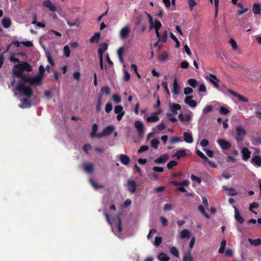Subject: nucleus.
Listing matches in <instances>:
<instances>
[{"instance_id":"obj_1","label":"nucleus","mask_w":261,"mask_h":261,"mask_svg":"<svg viewBox=\"0 0 261 261\" xmlns=\"http://www.w3.org/2000/svg\"><path fill=\"white\" fill-rule=\"evenodd\" d=\"M14 68L17 70L13 69L12 72L13 75L20 78L22 80V77H24L23 75V71H27L30 72L32 71L33 69L31 65L27 62H22L21 63L15 65Z\"/></svg>"},{"instance_id":"obj_2","label":"nucleus","mask_w":261,"mask_h":261,"mask_svg":"<svg viewBox=\"0 0 261 261\" xmlns=\"http://www.w3.org/2000/svg\"><path fill=\"white\" fill-rule=\"evenodd\" d=\"M25 83L23 82L22 80H20L17 86L16 89L20 94L30 98L32 95L33 90L31 88L24 86Z\"/></svg>"},{"instance_id":"obj_3","label":"nucleus","mask_w":261,"mask_h":261,"mask_svg":"<svg viewBox=\"0 0 261 261\" xmlns=\"http://www.w3.org/2000/svg\"><path fill=\"white\" fill-rule=\"evenodd\" d=\"M246 134V130L241 125L238 126L236 128V133L234 137L237 143L242 142Z\"/></svg>"},{"instance_id":"obj_4","label":"nucleus","mask_w":261,"mask_h":261,"mask_svg":"<svg viewBox=\"0 0 261 261\" xmlns=\"http://www.w3.org/2000/svg\"><path fill=\"white\" fill-rule=\"evenodd\" d=\"M22 80L23 82L29 83L30 85L40 86L42 83V79L37 75L34 76L22 77Z\"/></svg>"},{"instance_id":"obj_5","label":"nucleus","mask_w":261,"mask_h":261,"mask_svg":"<svg viewBox=\"0 0 261 261\" xmlns=\"http://www.w3.org/2000/svg\"><path fill=\"white\" fill-rule=\"evenodd\" d=\"M108 45L106 43L103 42L100 44V47L98 49V55L99 58V64L101 69H103V65L102 62V56L103 52L107 49Z\"/></svg>"},{"instance_id":"obj_6","label":"nucleus","mask_w":261,"mask_h":261,"mask_svg":"<svg viewBox=\"0 0 261 261\" xmlns=\"http://www.w3.org/2000/svg\"><path fill=\"white\" fill-rule=\"evenodd\" d=\"M114 130V127L112 125L108 126L103 129L102 132L97 134V138H100L110 135Z\"/></svg>"},{"instance_id":"obj_7","label":"nucleus","mask_w":261,"mask_h":261,"mask_svg":"<svg viewBox=\"0 0 261 261\" xmlns=\"http://www.w3.org/2000/svg\"><path fill=\"white\" fill-rule=\"evenodd\" d=\"M205 79L210 81L216 88L218 89L219 88L218 83H220V81L217 77L216 75L211 73L208 75H206Z\"/></svg>"},{"instance_id":"obj_8","label":"nucleus","mask_w":261,"mask_h":261,"mask_svg":"<svg viewBox=\"0 0 261 261\" xmlns=\"http://www.w3.org/2000/svg\"><path fill=\"white\" fill-rule=\"evenodd\" d=\"M217 143L221 148L224 150H227L231 147V144L229 142L222 139H218Z\"/></svg>"},{"instance_id":"obj_9","label":"nucleus","mask_w":261,"mask_h":261,"mask_svg":"<svg viewBox=\"0 0 261 261\" xmlns=\"http://www.w3.org/2000/svg\"><path fill=\"white\" fill-rule=\"evenodd\" d=\"M135 127L137 129L139 136H142L144 133V126L143 123L139 120L135 122Z\"/></svg>"},{"instance_id":"obj_10","label":"nucleus","mask_w":261,"mask_h":261,"mask_svg":"<svg viewBox=\"0 0 261 261\" xmlns=\"http://www.w3.org/2000/svg\"><path fill=\"white\" fill-rule=\"evenodd\" d=\"M228 92L230 94H231L233 96L237 97L238 99L239 100H240V101H242L244 102H247L249 101L248 98H247L246 97H245L243 95H241V94H239V93H238L232 91V90L228 89Z\"/></svg>"},{"instance_id":"obj_11","label":"nucleus","mask_w":261,"mask_h":261,"mask_svg":"<svg viewBox=\"0 0 261 261\" xmlns=\"http://www.w3.org/2000/svg\"><path fill=\"white\" fill-rule=\"evenodd\" d=\"M241 153L242 154V159L244 161H248L250 157L251 151L247 147H243L241 150Z\"/></svg>"},{"instance_id":"obj_12","label":"nucleus","mask_w":261,"mask_h":261,"mask_svg":"<svg viewBox=\"0 0 261 261\" xmlns=\"http://www.w3.org/2000/svg\"><path fill=\"white\" fill-rule=\"evenodd\" d=\"M43 6L49 9L53 12L57 11L56 7L51 2L50 0L44 1L43 3Z\"/></svg>"},{"instance_id":"obj_13","label":"nucleus","mask_w":261,"mask_h":261,"mask_svg":"<svg viewBox=\"0 0 261 261\" xmlns=\"http://www.w3.org/2000/svg\"><path fill=\"white\" fill-rule=\"evenodd\" d=\"M193 96H188L184 99V102L192 108H194L197 106V102L195 100L192 99Z\"/></svg>"},{"instance_id":"obj_14","label":"nucleus","mask_w":261,"mask_h":261,"mask_svg":"<svg viewBox=\"0 0 261 261\" xmlns=\"http://www.w3.org/2000/svg\"><path fill=\"white\" fill-rule=\"evenodd\" d=\"M136 183L133 180H129L127 182V190L131 193H134L136 190Z\"/></svg>"},{"instance_id":"obj_15","label":"nucleus","mask_w":261,"mask_h":261,"mask_svg":"<svg viewBox=\"0 0 261 261\" xmlns=\"http://www.w3.org/2000/svg\"><path fill=\"white\" fill-rule=\"evenodd\" d=\"M21 102V105L19 106V107L21 108H28L31 107L32 102L31 101L29 100L27 98H22L20 100Z\"/></svg>"},{"instance_id":"obj_16","label":"nucleus","mask_w":261,"mask_h":261,"mask_svg":"<svg viewBox=\"0 0 261 261\" xmlns=\"http://www.w3.org/2000/svg\"><path fill=\"white\" fill-rule=\"evenodd\" d=\"M129 33V29L127 27L123 28L120 32V37L121 39H125L127 38Z\"/></svg>"},{"instance_id":"obj_17","label":"nucleus","mask_w":261,"mask_h":261,"mask_svg":"<svg viewBox=\"0 0 261 261\" xmlns=\"http://www.w3.org/2000/svg\"><path fill=\"white\" fill-rule=\"evenodd\" d=\"M181 107L180 105L175 103H171L169 106L170 110L174 114H177V111L181 110Z\"/></svg>"},{"instance_id":"obj_18","label":"nucleus","mask_w":261,"mask_h":261,"mask_svg":"<svg viewBox=\"0 0 261 261\" xmlns=\"http://www.w3.org/2000/svg\"><path fill=\"white\" fill-rule=\"evenodd\" d=\"M168 155L166 154L161 155L159 158L154 160V162L155 164H162L166 162L168 160Z\"/></svg>"},{"instance_id":"obj_19","label":"nucleus","mask_w":261,"mask_h":261,"mask_svg":"<svg viewBox=\"0 0 261 261\" xmlns=\"http://www.w3.org/2000/svg\"><path fill=\"white\" fill-rule=\"evenodd\" d=\"M119 159L121 163L124 165H127L130 162V158L127 155L122 154L119 156Z\"/></svg>"},{"instance_id":"obj_20","label":"nucleus","mask_w":261,"mask_h":261,"mask_svg":"<svg viewBox=\"0 0 261 261\" xmlns=\"http://www.w3.org/2000/svg\"><path fill=\"white\" fill-rule=\"evenodd\" d=\"M184 140L188 143H192L193 142V138L192 134L188 133L185 132L184 133Z\"/></svg>"},{"instance_id":"obj_21","label":"nucleus","mask_w":261,"mask_h":261,"mask_svg":"<svg viewBox=\"0 0 261 261\" xmlns=\"http://www.w3.org/2000/svg\"><path fill=\"white\" fill-rule=\"evenodd\" d=\"M235 211H234V217L236 220L240 224H242L244 222V219L243 217L241 216L240 212L239 210L234 207Z\"/></svg>"},{"instance_id":"obj_22","label":"nucleus","mask_w":261,"mask_h":261,"mask_svg":"<svg viewBox=\"0 0 261 261\" xmlns=\"http://www.w3.org/2000/svg\"><path fill=\"white\" fill-rule=\"evenodd\" d=\"M178 119L181 122H189L191 120L192 117L189 114H186L185 116H184L182 113H180L178 115Z\"/></svg>"},{"instance_id":"obj_23","label":"nucleus","mask_w":261,"mask_h":261,"mask_svg":"<svg viewBox=\"0 0 261 261\" xmlns=\"http://www.w3.org/2000/svg\"><path fill=\"white\" fill-rule=\"evenodd\" d=\"M110 93V88L107 86L103 87L98 94V96L101 97L104 94L106 95H109Z\"/></svg>"},{"instance_id":"obj_24","label":"nucleus","mask_w":261,"mask_h":261,"mask_svg":"<svg viewBox=\"0 0 261 261\" xmlns=\"http://www.w3.org/2000/svg\"><path fill=\"white\" fill-rule=\"evenodd\" d=\"M222 188L224 191H228V195L230 196H234L237 194V192L236 191L235 189L232 187L228 188L226 186H223Z\"/></svg>"},{"instance_id":"obj_25","label":"nucleus","mask_w":261,"mask_h":261,"mask_svg":"<svg viewBox=\"0 0 261 261\" xmlns=\"http://www.w3.org/2000/svg\"><path fill=\"white\" fill-rule=\"evenodd\" d=\"M162 27V24L160 21L155 20H154V28L155 29L156 35L157 37H160V32L159 30Z\"/></svg>"},{"instance_id":"obj_26","label":"nucleus","mask_w":261,"mask_h":261,"mask_svg":"<svg viewBox=\"0 0 261 261\" xmlns=\"http://www.w3.org/2000/svg\"><path fill=\"white\" fill-rule=\"evenodd\" d=\"M12 22L11 19L8 17H4L2 21L3 26L5 28H9L11 25Z\"/></svg>"},{"instance_id":"obj_27","label":"nucleus","mask_w":261,"mask_h":261,"mask_svg":"<svg viewBox=\"0 0 261 261\" xmlns=\"http://www.w3.org/2000/svg\"><path fill=\"white\" fill-rule=\"evenodd\" d=\"M160 113V112H159L156 113V114L152 115L150 116L147 117V121L149 123L156 122L158 121L159 120V118L157 116V115L159 114Z\"/></svg>"},{"instance_id":"obj_28","label":"nucleus","mask_w":261,"mask_h":261,"mask_svg":"<svg viewBox=\"0 0 261 261\" xmlns=\"http://www.w3.org/2000/svg\"><path fill=\"white\" fill-rule=\"evenodd\" d=\"M100 37V34L99 32H96L93 36L90 39V42L91 43H98Z\"/></svg>"},{"instance_id":"obj_29","label":"nucleus","mask_w":261,"mask_h":261,"mask_svg":"<svg viewBox=\"0 0 261 261\" xmlns=\"http://www.w3.org/2000/svg\"><path fill=\"white\" fill-rule=\"evenodd\" d=\"M84 170L88 173H91L94 170L93 165L92 163H88L84 165Z\"/></svg>"},{"instance_id":"obj_30","label":"nucleus","mask_w":261,"mask_h":261,"mask_svg":"<svg viewBox=\"0 0 261 261\" xmlns=\"http://www.w3.org/2000/svg\"><path fill=\"white\" fill-rule=\"evenodd\" d=\"M187 155V153L185 150L180 149L177 150L174 156H176L177 159H180L181 157H184Z\"/></svg>"},{"instance_id":"obj_31","label":"nucleus","mask_w":261,"mask_h":261,"mask_svg":"<svg viewBox=\"0 0 261 261\" xmlns=\"http://www.w3.org/2000/svg\"><path fill=\"white\" fill-rule=\"evenodd\" d=\"M180 237L181 239L185 238H189L190 237V232L187 229H183L181 230L180 233Z\"/></svg>"},{"instance_id":"obj_32","label":"nucleus","mask_w":261,"mask_h":261,"mask_svg":"<svg viewBox=\"0 0 261 261\" xmlns=\"http://www.w3.org/2000/svg\"><path fill=\"white\" fill-rule=\"evenodd\" d=\"M173 88L172 92L174 94L177 95L178 94L179 87L177 83V80L175 78L173 80Z\"/></svg>"},{"instance_id":"obj_33","label":"nucleus","mask_w":261,"mask_h":261,"mask_svg":"<svg viewBox=\"0 0 261 261\" xmlns=\"http://www.w3.org/2000/svg\"><path fill=\"white\" fill-rule=\"evenodd\" d=\"M252 162L258 167L261 166V156L260 155H255L252 159Z\"/></svg>"},{"instance_id":"obj_34","label":"nucleus","mask_w":261,"mask_h":261,"mask_svg":"<svg viewBox=\"0 0 261 261\" xmlns=\"http://www.w3.org/2000/svg\"><path fill=\"white\" fill-rule=\"evenodd\" d=\"M98 129V126L96 123H94L92 125V132L90 134V136L91 138H94L95 137H97V134H96V132L97 131Z\"/></svg>"},{"instance_id":"obj_35","label":"nucleus","mask_w":261,"mask_h":261,"mask_svg":"<svg viewBox=\"0 0 261 261\" xmlns=\"http://www.w3.org/2000/svg\"><path fill=\"white\" fill-rule=\"evenodd\" d=\"M168 36V32L167 31H164L163 34L161 35L160 34V37H158L159 39V41L162 42H166L167 41Z\"/></svg>"},{"instance_id":"obj_36","label":"nucleus","mask_w":261,"mask_h":261,"mask_svg":"<svg viewBox=\"0 0 261 261\" xmlns=\"http://www.w3.org/2000/svg\"><path fill=\"white\" fill-rule=\"evenodd\" d=\"M252 10L254 14H260L261 11L260 5L258 4H254L253 6Z\"/></svg>"},{"instance_id":"obj_37","label":"nucleus","mask_w":261,"mask_h":261,"mask_svg":"<svg viewBox=\"0 0 261 261\" xmlns=\"http://www.w3.org/2000/svg\"><path fill=\"white\" fill-rule=\"evenodd\" d=\"M182 261H194L190 250L184 254Z\"/></svg>"},{"instance_id":"obj_38","label":"nucleus","mask_w":261,"mask_h":261,"mask_svg":"<svg viewBox=\"0 0 261 261\" xmlns=\"http://www.w3.org/2000/svg\"><path fill=\"white\" fill-rule=\"evenodd\" d=\"M158 258L160 261H168L170 259L167 254L163 252L158 255Z\"/></svg>"},{"instance_id":"obj_39","label":"nucleus","mask_w":261,"mask_h":261,"mask_svg":"<svg viewBox=\"0 0 261 261\" xmlns=\"http://www.w3.org/2000/svg\"><path fill=\"white\" fill-rule=\"evenodd\" d=\"M124 50H125V49L124 48V47H121L119 48L117 51L118 56L119 59L121 63L123 62L122 55H123V53L124 52Z\"/></svg>"},{"instance_id":"obj_40","label":"nucleus","mask_w":261,"mask_h":261,"mask_svg":"<svg viewBox=\"0 0 261 261\" xmlns=\"http://www.w3.org/2000/svg\"><path fill=\"white\" fill-rule=\"evenodd\" d=\"M104 214H105V217H106L107 222L111 226L112 231L114 232V228L112 225V220L110 217L109 214L108 213H105Z\"/></svg>"},{"instance_id":"obj_41","label":"nucleus","mask_w":261,"mask_h":261,"mask_svg":"<svg viewBox=\"0 0 261 261\" xmlns=\"http://www.w3.org/2000/svg\"><path fill=\"white\" fill-rule=\"evenodd\" d=\"M249 241L251 245H254L255 246H257L261 244L260 239H256L254 240L249 239Z\"/></svg>"},{"instance_id":"obj_42","label":"nucleus","mask_w":261,"mask_h":261,"mask_svg":"<svg viewBox=\"0 0 261 261\" xmlns=\"http://www.w3.org/2000/svg\"><path fill=\"white\" fill-rule=\"evenodd\" d=\"M117 220L118 222L117 224V229L119 233H121L122 230V225H121V220L119 216H117L115 217V220Z\"/></svg>"},{"instance_id":"obj_43","label":"nucleus","mask_w":261,"mask_h":261,"mask_svg":"<svg viewBox=\"0 0 261 261\" xmlns=\"http://www.w3.org/2000/svg\"><path fill=\"white\" fill-rule=\"evenodd\" d=\"M45 68L43 65H40L39 67V72L37 75L40 76L42 79L44 75Z\"/></svg>"},{"instance_id":"obj_44","label":"nucleus","mask_w":261,"mask_h":261,"mask_svg":"<svg viewBox=\"0 0 261 261\" xmlns=\"http://www.w3.org/2000/svg\"><path fill=\"white\" fill-rule=\"evenodd\" d=\"M170 252L175 256L179 257V251L175 247H172L170 249Z\"/></svg>"},{"instance_id":"obj_45","label":"nucleus","mask_w":261,"mask_h":261,"mask_svg":"<svg viewBox=\"0 0 261 261\" xmlns=\"http://www.w3.org/2000/svg\"><path fill=\"white\" fill-rule=\"evenodd\" d=\"M188 83L189 85L193 88H195L198 84L197 81L194 79H189Z\"/></svg>"},{"instance_id":"obj_46","label":"nucleus","mask_w":261,"mask_h":261,"mask_svg":"<svg viewBox=\"0 0 261 261\" xmlns=\"http://www.w3.org/2000/svg\"><path fill=\"white\" fill-rule=\"evenodd\" d=\"M46 58H47V61L48 62H49V63L52 66H54L55 65V62H54V61L50 55V54L48 52L46 54Z\"/></svg>"},{"instance_id":"obj_47","label":"nucleus","mask_w":261,"mask_h":261,"mask_svg":"<svg viewBox=\"0 0 261 261\" xmlns=\"http://www.w3.org/2000/svg\"><path fill=\"white\" fill-rule=\"evenodd\" d=\"M198 210L202 214V215L206 218H210V216L205 212L204 207L200 205L198 206Z\"/></svg>"},{"instance_id":"obj_48","label":"nucleus","mask_w":261,"mask_h":261,"mask_svg":"<svg viewBox=\"0 0 261 261\" xmlns=\"http://www.w3.org/2000/svg\"><path fill=\"white\" fill-rule=\"evenodd\" d=\"M159 143V140L157 138H154L151 141V145L152 147L156 149Z\"/></svg>"},{"instance_id":"obj_49","label":"nucleus","mask_w":261,"mask_h":261,"mask_svg":"<svg viewBox=\"0 0 261 261\" xmlns=\"http://www.w3.org/2000/svg\"><path fill=\"white\" fill-rule=\"evenodd\" d=\"M64 55L66 57H69L70 56V48L68 45H65L63 48Z\"/></svg>"},{"instance_id":"obj_50","label":"nucleus","mask_w":261,"mask_h":261,"mask_svg":"<svg viewBox=\"0 0 261 261\" xmlns=\"http://www.w3.org/2000/svg\"><path fill=\"white\" fill-rule=\"evenodd\" d=\"M219 113L222 115H226L229 113L228 109L224 107H221L219 111Z\"/></svg>"},{"instance_id":"obj_51","label":"nucleus","mask_w":261,"mask_h":261,"mask_svg":"<svg viewBox=\"0 0 261 261\" xmlns=\"http://www.w3.org/2000/svg\"><path fill=\"white\" fill-rule=\"evenodd\" d=\"M177 165V162L175 161H170L167 165V167L168 169H171L174 166Z\"/></svg>"},{"instance_id":"obj_52","label":"nucleus","mask_w":261,"mask_h":261,"mask_svg":"<svg viewBox=\"0 0 261 261\" xmlns=\"http://www.w3.org/2000/svg\"><path fill=\"white\" fill-rule=\"evenodd\" d=\"M122 112L125 113L123 110V107L121 105L115 106V114H120Z\"/></svg>"},{"instance_id":"obj_53","label":"nucleus","mask_w":261,"mask_h":261,"mask_svg":"<svg viewBox=\"0 0 261 261\" xmlns=\"http://www.w3.org/2000/svg\"><path fill=\"white\" fill-rule=\"evenodd\" d=\"M167 116L168 117L169 120L172 122H176L177 121V118L171 113H167Z\"/></svg>"},{"instance_id":"obj_54","label":"nucleus","mask_w":261,"mask_h":261,"mask_svg":"<svg viewBox=\"0 0 261 261\" xmlns=\"http://www.w3.org/2000/svg\"><path fill=\"white\" fill-rule=\"evenodd\" d=\"M188 4L191 11H192L194 7L196 5L195 0H188Z\"/></svg>"},{"instance_id":"obj_55","label":"nucleus","mask_w":261,"mask_h":261,"mask_svg":"<svg viewBox=\"0 0 261 261\" xmlns=\"http://www.w3.org/2000/svg\"><path fill=\"white\" fill-rule=\"evenodd\" d=\"M90 182L92 185V186L96 189L101 188L103 187L102 185H97L94 181V180L92 178H90Z\"/></svg>"},{"instance_id":"obj_56","label":"nucleus","mask_w":261,"mask_h":261,"mask_svg":"<svg viewBox=\"0 0 261 261\" xmlns=\"http://www.w3.org/2000/svg\"><path fill=\"white\" fill-rule=\"evenodd\" d=\"M162 242V238L160 237H156L154 240V245L159 246L161 245Z\"/></svg>"},{"instance_id":"obj_57","label":"nucleus","mask_w":261,"mask_h":261,"mask_svg":"<svg viewBox=\"0 0 261 261\" xmlns=\"http://www.w3.org/2000/svg\"><path fill=\"white\" fill-rule=\"evenodd\" d=\"M112 105L110 102H108L105 106V111L109 113L112 111Z\"/></svg>"},{"instance_id":"obj_58","label":"nucleus","mask_w":261,"mask_h":261,"mask_svg":"<svg viewBox=\"0 0 261 261\" xmlns=\"http://www.w3.org/2000/svg\"><path fill=\"white\" fill-rule=\"evenodd\" d=\"M101 104H102L101 98L98 96V100H97V103L96 107V110L97 111H100Z\"/></svg>"},{"instance_id":"obj_59","label":"nucleus","mask_w":261,"mask_h":261,"mask_svg":"<svg viewBox=\"0 0 261 261\" xmlns=\"http://www.w3.org/2000/svg\"><path fill=\"white\" fill-rule=\"evenodd\" d=\"M259 205L257 202H253L251 203L249 205V210L250 211H252L253 213H256L254 211H252L253 208H257L258 207Z\"/></svg>"},{"instance_id":"obj_60","label":"nucleus","mask_w":261,"mask_h":261,"mask_svg":"<svg viewBox=\"0 0 261 261\" xmlns=\"http://www.w3.org/2000/svg\"><path fill=\"white\" fill-rule=\"evenodd\" d=\"M213 107L211 105L206 106L203 110L204 113L207 114L213 110Z\"/></svg>"},{"instance_id":"obj_61","label":"nucleus","mask_w":261,"mask_h":261,"mask_svg":"<svg viewBox=\"0 0 261 261\" xmlns=\"http://www.w3.org/2000/svg\"><path fill=\"white\" fill-rule=\"evenodd\" d=\"M229 43L231 45L232 48L233 50H235L237 48L238 45L236 42V41L233 39H230L229 40Z\"/></svg>"},{"instance_id":"obj_62","label":"nucleus","mask_w":261,"mask_h":261,"mask_svg":"<svg viewBox=\"0 0 261 261\" xmlns=\"http://www.w3.org/2000/svg\"><path fill=\"white\" fill-rule=\"evenodd\" d=\"M191 178L192 180L197 181L198 184H200L201 182V179L200 177L193 174L191 176Z\"/></svg>"},{"instance_id":"obj_63","label":"nucleus","mask_w":261,"mask_h":261,"mask_svg":"<svg viewBox=\"0 0 261 261\" xmlns=\"http://www.w3.org/2000/svg\"><path fill=\"white\" fill-rule=\"evenodd\" d=\"M203 150L206 152V154L210 158H212L214 156V151L208 149L203 148Z\"/></svg>"},{"instance_id":"obj_64","label":"nucleus","mask_w":261,"mask_h":261,"mask_svg":"<svg viewBox=\"0 0 261 261\" xmlns=\"http://www.w3.org/2000/svg\"><path fill=\"white\" fill-rule=\"evenodd\" d=\"M149 148V147L148 145H143L140 147V149L138 150V153H141L143 152H144L145 151H147Z\"/></svg>"}]
</instances>
